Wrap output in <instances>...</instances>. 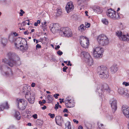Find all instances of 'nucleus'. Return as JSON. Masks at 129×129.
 I'll return each instance as SVG.
<instances>
[{"label":"nucleus","instance_id":"56","mask_svg":"<svg viewBox=\"0 0 129 129\" xmlns=\"http://www.w3.org/2000/svg\"><path fill=\"white\" fill-rule=\"evenodd\" d=\"M35 86V84L34 83H33L31 85V86L32 87H34Z\"/></svg>","mask_w":129,"mask_h":129},{"label":"nucleus","instance_id":"16","mask_svg":"<svg viewBox=\"0 0 129 129\" xmlns=\"http://www.w3.org/2000/svg\"><path fill=\"white\" fill-rule=\"evenodd\" d=\"M55 121L57 124L61 126L62 123H63V119L61 116H56L55 118Z\"/></svg>","mask_w":129,"mask_h":129},{"label":"nucleus","instance_id":"49","mask_svg":"<svg viewBox=\"0 0 129 129\" xmlns=\"http://www.w3.org/2000/svg\"><path fill=\"white\" fill-rule=\"evenodd\" d=\"M33 117L35 119H36L37 118V115L36 114H35L33 115Z\"/></svg>","mask_w":129,"mask_h":129},{"label":"nucleus","instance_id":"8","mask_svg":"<svg viewBox=\"0 0 129 129\" xmlns=\"http://www.w3.org/2000/svg\"><path fill=\"white\" fill-rule=\"evenodd\" d=\"M17 104L18 108L21 110H23L26 108L27 103L26 101H24L23 99H17Z\"/></svg>","mask_w":129,"mask_h":129},{"label":"nucleus","instance_id":"36","mask_svg":"<svg viewBox=\"0 0 129 129\" xmlns=\"http://www.w3.org/2000/svg\"><path fill=\"white\" fill-rule=\"evenodd\" d=\"M8 129H16V128L14 125H10Z\"/></svg>","mask_w":129,"mask_h":129},{"label":"nucleus","instance_id":"9","mask_svg":"<svg viewBox=\"0 0 129 129\" xmlns=\"http://www.w3.org/2000/svg\"><path fill=\"white\" fill-rule=\"evenodd\" d=\"M25 93V97L29 102L31 104H33L35 101V97L33 94H31L30 92L26 90Z\"/></svg>","mask_w":129,"mask_h":129},{"label":"nucleus","instance_id":"19","mask_svg":"<svg viewBox=\"0 0 129 129\" xmlns=\"http://www.w3.org/2000/svg\"><path fill=\"white\" fill-rule=\"evenodd\" d=\"M93 9L94 12H96L98 14L101 13L102 11L101 8L98 6H94L93 8Z\"/></svg>","mask_w":129,"mask_h":129},{"label":"nucleus","instance_id":"25","mask_svg":"<svg viewBox=\"0 0 129 129\" xmlns=\"http://www.w3.org/2000/svg\"><path fill=\"white\" fill-rule=\"evenodd\" d=\"M15 117L17 120H19L21 118V115L20 113L17 111H16L15 112Z\"/></svg>","mask_w":129,"mask_h":129},{"label":"nucleus","instance_id":"54","mask_svg":"<svg viewBox=\"0 0 129 129\" xmlns=\"http://www.w3.org/2000/svg\"><path fill=\"white\" fill-rule=\"evenodd\" d=\"M67 65L68 66H72V64L71 63L70 61H68V63Z\"/></svg>","mask_w":129,"mask_h":129},{"label":"nucleus","instance_id":"30","mask_svg":"<svg viewBox=\"0 0 129 129\" xmlns=\"http://www.w3.org/2000/svg\"><path fill=\"white\" fill-rule=\"evenodd\" d=\"M118 91L119 93L121 95L125 94L124 89L123 88H119L118 89Z\"/></svg>","mask_w":129,"mask_h":129},{"label":"nucleus","instance_id":"50","mask_svg":"<svg viewBox=\"0 0 129 129\" xmlns=\"http://www.w3.org/2000/svg\"><path fill=\"white\" fill-rule=\"evenodd\" d=\"M26 20L22 22V23L21 24L22 25H22L23 26H24V25H25L26 24Z\"/></svg>","mask_w":129,"mask_h":129},{"label":"nucleus","instance_id":"48","mask_svg":"<svg viewBox=\"0 0 129 129\" xmlns=\"http://www.w3.org/2000/svg\"><path fill=\"white\" fill-rule=\"evenodd\" d=\"M63 112L64 113L66 112L67 113H68L69 111H68V110L67 109H64V110L63 111Z\"/></svg>","mask_w":129,"mask_h":129},{"label":"nucleus","instance_id":"60","mask_svg":"<svg viewBox=\"0 0 129 129\" xmlns=\"http://www.w3.org/2000/svg\"><path fill=\"white\" fill-rule=\"evenodd\" d=\"M60 47V46L59 45H58L57 46V47H55V49L57 50Z\"/></svg>","mask_w":129,"mask_h":129},{"label":"nucleus","instance_id":"38","mask_svg":"<svg viewBox=\"0 0 129 129\" xmlns=\"http://www.w3.org/2000/svg\"><path fill=\"white\" fill-rule=\"evenodd\" d=\"M20 12L19 13V14H20V16H22L23 15V14H24L25 13V12L22 9H21L20 10Z\"/></svg>","mask_w":129,"mask_h":129},{"label":"nucleus","instance_id":"23","mask_svg":"<svg viewBox=\"0 0 129 129\" xmlns=\"http://www.w3.org/2000/svg\"><path fill=\"white\" fill-rule=\"evenodd\" d=\"M114 11L112 10V9H109L107 12V14L108 16L112 18Z\"/></svg>","mask_w":129,"mask_h":129},{"label":"nucleus","instance_id":"61","mask_svg":"<svg viewBox=\"0 0 129 129\" xmlns=\"http://www.w3.org/2000/svg\"><path fill=\"white\" fill-rule=\"evenodd\" d=\"M3 66V65H1L0 66V70L2 72V71L3 70V69L2 68Z\"/></svg>","mask_w":129,"mask_h":129},{"label":"nucleus","instance_id":"63","mask_svg":"<svg viewBox=\"0 0 129 129\" xmlns=\"http://www.w3.org/2000/svg\"><path fill=\"white\" fill-rule=\"evenodd\" d=\"M59 102L60 103H62V102L64 103V101H63V99H62Z\"/></svg>","mask_w":129,"mask_h":129},{"label":"nucleus","instance_id":"53","mask_svg":"<svg viewBox=\"0 0 129 129\" xmlns=\"http://www.w3.org/2000/svg\"><path fill=\"white\" fill-rule=\"evenodd\" d=\"M73 121L74 122H76V124H77L79 123V122L76 119H74Z\"/></svg>","mask_w":129,"mask_h":129},{"label":"nucleus","instance_id":"57","mask_svg":"<svg viewBox=\"0 0 129 129\" xmlns=\"http://www.w3.org/2000/svg\"><path fill=\"white\" fill-rule=\"evenodd\" d=\"M47 108L45 106H44L42 107V109L43 110H45Z\"/></svg>","mask_w":129,"mask_h":129},{"label":"nucleus","instance_id":"4","mask_svg":"<svg viewBox=\"0 0 129 129\" xmlns=\"http://www.w3.org/2000/svg\"><path fill=\"white\" fill-rule=\"evenodd\" d=\"M105 91L108 92H109L110 91V89L108 84H104L101 86L98 85L97 86L96 91L98 92V93L100 94H101V95L103 93V92Z\"/></svg>","mask_w":129,"mask_h":129},{"label":"nucleus","instance_id":"43","mask_svg":"<svg viewBox=\"0 0 129 129\" xmlns=\"http://www.w3.org/2000/svg\"><path fill=\"white\" fill-rule=\"evenodd\" d=\"M84 0H77L78 4L79 5H80L81 3L84 2Z\"/></svg>","mask_w":129,"mask_h":129},{"label":"nucleus","instance_id":"17","mask_svg":"<svg viewBox=\"0 0 129 129\" xmlns=\"http://www.w3.org/2000/svg\"><path fill=\"white\" fill-rule=\"evenodd\" d=\"M64 103L67 108L73 107L74 106V103L71 99H67L64 101Z\"/></svg>","mask_w":129,"mask_h":129},{"label":"nucleus","instance_id":"42","mask_svg":"<svg viewBox=\"0 0 129 129\" xmlns=\"http://www.w3.org/2000/svg\"><path fill=\"white\" fill-rule=\"evenodd\" d=\"M57 53L59 55H61L63 54V52L61 51L60 50H59L57 52Z\"/></svg>","mask_w":129,"mask_h":129},{"label":"nucleus","instance_id":"7","mask_svg":"<svg viewBox=\"0 0 129 129\" xmlns=\"http://www.w3.org/2000/svg\"><path fill=\"white\" fill-rule=\"evenodd\" d=\"M79 40H80V44L82 47L85 48L87 47L89 45V41L87 37L82 36Z\"/></svg>","mask_w":129,"mask_h":129},{"label":"nucleus","instance_id":"14","mask_svg":"<svg viewBox=\"0 0 129 129\" xmlns=\"http://www.w3.org/2000/svg\"><path fill=\"white\" fill-rule=\"evenodd\" d=\"M98 73H108L109 70L107 67L104 65L98 67L97 69Z\"/></svg>","mask_w":129,"mask_h":129},{"label":"nucleus","instance_id":"32","mask_svg":"<svg viewBox=\"0 0 129 129\" xmlns=\"http://www.w3.org/2000/svg\"><path fill=\"white\" fill-rule=\"evenodd\" d=\"M43 123V121L41 120H38L36 121V123L37 125L40 126H41L42 125Z\"/></svg>","mask_w":129,"mask_h":129},{"label":"nucleus","instance_id":"46","mask_svg":"<svg viewBox=\"0 0 129 129\" xmlns=\"http://www.w3.org/2000/svg\"><path fill=\"white\" fill-rule=\"evenodd\" d=\"M41 46L39 44H37L36 45V48L37 49V48H41Z\"/></svg>","mask_w":129,"mask_h":129},{"label":"nucleus","instance_id":"64","mask_svg":"<svg viewBox=\"0 0 129 129\" xmlns=\"http://www.w3.org/2000/svg\"><path fill=\"white\" fill-rule=\"evenodd\" d=\"M83 127L81 126H79L78 129H83Z\"/></svg>","mask_w":129,"mask_h":129},{"label":"nucleus","instance_id":"20","mask_svg":"<svg viewBox=\"0 0 129 129\" xmlns=\"http://www.w3.org/2000/svg\"><path fill=\"white\" fill-rule=\"evenodd\" d=\"M25 41L26 42V46L25 47H24L22 45H20V48L21 51L22 52H25L28 49V46L27 43V42L26 40Z\"/></svg>","mask_w":129,"mask_h":129},{"label":"nucleus","instance_id":"59","mask_svg":"<svg viewBox=\"0 0 129 129\" xmlns=\"http://www.w3.org/2000/svg\"><path fill=\"white\" fill-rule=\"evenodd\" d=\"M51 60L54 62L56 61V59L54 57H52L51 58Z\"/></svg>","mask_w":129,"mask_h":129},{"label":"nucleus","instance_id":"40","mask_svg":"<svg viewBox=\"0 0 129 129\" xmlns=\"http://www.w3.org/2000/svg\"><path fill=\"white\" fill-rule=\"evenodd\" d=\"M48 115L50 116V117L52 118H53L55 116V114H51V113H49Z\"/></svg>","mask_w":129,"mask_h":129},{"label":"nucleus","instance_id":"44","mask_svg":"<svg viewBox=\"0 0 129 129\" xmlns=\"http://www.w3.org/2000/svg\"><path fill=\"white\" fill-rule=\"evenodd\" d=\"M123 85H125V86H127L129 85V84L128 82H124L122 83Z\"/></svg>","mask_w":129,"mask_h":129},{"label":"nucleus","instance_id":"47","mask_svg":"<svg viewBox=\"0 0 129 129\" xmlns=\"http://www.w3.org/2000/svg\"><path fill=\"white\" fill-rule=\"evenodd\" d=\"M67 68H68V67H66V66L64 67L63 69V72H66V70Z\"/></svg>","mask_w":129,"mask_h":129},{"label":"nucleus","instance_id":"3","mask_svg":"<svg viewBox=\"0 0 129 129\" xmlns=\"http://www.w3.org/2000/svg\"><path fill=\"white\" fill-rule=\"evenodd\" d=\"M104 52L103 48L100 46L96 47L94 49L93 54L95 58H100L102 57Z\"/></svg>","mask_w":129,"mask_h":129},{"label":"nucleus","instance_id":"5","mask_svg":"<svg viewBox=\"0 0 129 129\" xmlns=\"http://www.w3.org/2000/svg\"><path fill=\"white\" fill-rule=\"evenodd\" d=\"M81 56L85 59V61L88 63L89 65L91 66L93 64V61L90 55L88 52L85 51L82 52L81 53Z\"/></svg>","mask_w":129,"mask_h":129},{"label":"nucleus","instance_id":"28","mask_svg":"<svg viewBox=\"0 0 129 129\" xmlns=\"http://www.w3.org/2000/svg\"><path fill=\"white\" fill-rule=\"evenodd\" d=\"M86 26H85L83 24H81L79 27L78 30L81 32H82L86 29Z\"/></svg>","mask_w":129,"mask_h":129},{"label":"nucleus","instance_id":"21","mask_svg":"<svg viewBox=\"0 0 129 129\" xmlns=\"http://www.w3.org/2000/svg\"><path fill=\"white\" fill-rule=\"evenodd\" d=\"M100 77L103 79H105L108 78L109 76L108 73H100L99 74Z\"/></svg>","mask_w":129,"mask_h":129},{"label":"nucleus","instance_id":"27","mask_svg":"<svg viewBox=\"0 0 129 129\" xmlns=\"http://www.w3.org/2000/svg\"><path fill=\"white\" fill-rule=\"evenodd\" d=\"M53 99L54 98L52 95L50 94L48 95L47 97L48 103H51L53 101Z\"/></svg>","mask_w":129,"mask_h":129},{"label":"nucleus","instance_id":"62","mask_svg":"<svg viewBox=\"0 0 129 129\" xmlns=\"http://www.w3.org/2000/svg\"><path fill=\"white\" fill-rule=\"evenodd\" d=\"M13 34L15 35V36L16 37L18 36V34L16 32H14L13 33Z\"/></svg>","mask_w":129,"mask_h":129},{"label":"nucleus","instance_id":"34","mask_svg":"<svg viewBox=\"0 0 129 129\" xmlns=\"http://www.w3.org/2000/svg\"><path fill=\"white\" fill-rule=\"evenodd\" d=\"M68 124L67 127L65 128V129H71V122H68Z\"/></svg>","mask_w":129,"mask_h":129},{"label":"nucleus","instance_id":"10","mask_svg":"<svg viewBox=\"0 0 129 129\" xmlns=\"http://www.w3.org/2000/svg\"><path fill=\"white\" fill-rule=\"evenodd\" d=\"M116 35L119 37V39L123 41H129V35H122V33L121 31H118L116 33Z\"/></svg>","mask_w":129,"mask_h":129},{"label":"nucleus","instance_id":"31","mask_svg":"<svg viewBox=\"0 0 129 129\" xmlns=\"http://www.w3.org/2000/svg\"><path fill=\"white\" fill-rule=\"evenodd\" d=\"M7 40L6 39H3L2 41V43L4 46H5L6 45L7 43Z\"/></svg>","mask_w":129,"mask_h":129},{"label":"nucleus","instance_id":"13","mask_svg":"<svg viewBox=\"0 0 129 129\" xmlns=\"http://www.w3.org/2000/svg\"><path fill=\"white\" fill-rule=\"evenodd\" d=\"M66 8L68 13L72 11L74 9V6L73 3L71 2H68L66 6Z\"/></svg>","mask_w":129,"mask_h":129},{"label":"nucleus","instance_id":"15","mask_svg":"<svg viewBox=\"0 0 129 129\" xmlns=\"http://www.w3.org/2000/svg\"><path fill=\"white\" fill-rule=\"evenodd\" d=\"M117 101L116 100H114L111 103L112 112L113 113H114L117 110Z\"/></svg>","mask_w":129,"mask_h":129},{"label":"nucleus","instance_id":"37","mask_svg":"<svg viewBox=\"0 0 129 129\" xmlns=\"http://www.w3.org/2000/svg\"><path fill=\"white\" fill-rule=\"evenodd\" d=\"M40 40L42 42H45L46 41V38L45 37L41 39Z\"/></svg>","mask_w":129,"mask_h":129},{"label":"nucleus","instance_id":"39","mask_svg":"<svg viewBox=\"0 0 129 129\" xmlns=\"http://www.w3.org/2000/svg\"><path fill=\"white\" fill-rule=\"evenodd\" d=\"M3 75L5 77H8L10 76L9 73H3Z\"/></svg>","mask_w":129,"mask_h":129},{"label":"nucleus","instance_id":"24","mask_svg":"<svg viewBox=\"0 0 129 129\" xmlns=\"http://www.w3.org/2000/svg\"><path fill=\"white\" fill-rule=\"evenodd\" d=\"M120 16L118 13L117 12L114 11V14L112 17V18L114 19H119Z\"/></svg>","mask_w":129,"mask_h":129},{"label":"nucleus","instance_id":"11","mask_svg":"<svg viewBox=\"0 0 129 129\" xmlns=\"http://www.w3.org/2000/svg\"><path fill=\"white\" fill-rule=\"evenodd\" d=\"M59 27L60 26L58 23L51 24L50 26L51 31L53 34L57 32L59 30Z\"/></svg>","mask_w":129,"mask_h":129},{"label":"nucleus","instance_id":"29","mask_svg":"<svg viewBox=\"0 0 129 129\" xmlns=\"http://www.w3.org/2000/svg\"><path fill=\"white\" fill-rule=\"evenodd\" d=\"M57 12L56 15L57 17H58L61 15L62 13L61 9H56Z\"/></svg>","mask_w":129,"mask_h":129},{"label":"nucleus","instance_id":"35","mask_svg":"<svg viewBox=\"0 0 129 129\" xmlns=\"http://www.w3.org/2000/svg\"><path fill=\"white\" fill-rule=\"evenodd\" d=\"M98 125L100 129H102L103 127V124L99 122L98 123Z\"/></svg>","mask_w":129,"mask_h":129},{"label":"nucleus","instance_id":"58","mask_svg":"<svg viewBox=\"0 0 129 129\" xmlns=\"http://www.w3.org/2000/svg\"><path fill=\"white\" fill-rule=\"evenodd\" d=\"M0 1L3 2L7 3V0H0Z\"/></svg>","mask_w":129,"mask_h":129},{"label":"nucleus","instance_id":"6","mask_svg":"<svg viewBox=\"0 0 129 129\" xmlns=\"http://www.w3.org/2000/svg\"><path fill=\"white\" fill-rule=\"evenodd\" d=\"M60 34L63 33L65 36L68 37H71L72 36V33L71 29L68 27L61 28L59 31Z\"/></svg>","mask_w":129,"mask_h":129},{"label":"nucleus","instance_id":"51","mask_svg":"<svg viewBox=\"0 0 129 129\" xmlns=\"http://www.w3.org/2000/svg\"><path fill=\"white\" fill-rule=\"evenodd\" d=\"M28 30H27L26 31H24V34L25 35H28V34L29 33L28 32Z\"/></svg>","mask_w":129,"mask_h":129},{"label":"nucleus","instance_id":"52","mask_svg":"<svg viewBox=\"0 0 129 129\" xmlns=\"http://www.w3.org/2000/svg\"><path fill=\"white\" fill-rule=\"evenodd\" d=\"M46 21H45L43 23V22H42L41 24L42 25V26H44V25H45V26H46Z\"/></svg>","mask_w":129,"mask_h":129},{"label":"nucleus","instance_id":"33","mask_svg":"<svg viewBox=\"0 0 129 129\" xmlns=\"http://www.w3.org/2000/svg\"><path fill=\"white\" fill-rule=\"evenodd\" d=\"M102 22L104 24L106 25H107L108 24V23L107 20L105 18H104L102 19Z\"/></svg>","mask_w":129,"mask_h":129},{"label":"nucleus","instance_id":"2","mask_svg":"<svg viewBox=\"0 0 129 129\" xmlns=\"http://www.w3.org/2000/svg\"><path fill=\"white\" fill-rule=\"evenodd\" d=\"M97 40L99 45L102 46H106L109 44V42L108 37L103 34L98 37Z\"/></svg>","mask_w":129,"mask_h":129},{"label":"nucleus","instance_id":"1","mask_svg":"<svg viewBox=\"0 0 129 129\" xmlns=\"http://www.w3.org/2000/svg\"><path fill=\"white\" fill-rule=\"evenodd\" d=\"M8 56L9 59V61L6 59H3V62L5 63L11 67L14 66H19L21 64L20 58L18 56L14 53L9 52L8 54Z\"/></svg>","mask_w":129,"mask_h":129},{"label":"nucleus","instance_id":"45","mask_svg":"<svg viewBox=\"0 0 129 129\" xmlns=\"http://www.w3.org/2000/svg\"><path fill=\"white\" fill-rule=\"evenodd\" d=\"M85 25L86 26V28H89L90 27V24L89 23H85Z\"/></svg>","mask_w":129,"mask_h":129},{"label":"nucleus","instance_id":"41","mask_svg":"<svg viewBox=\"0 0 129 129\" xmlns=\"http://www.w3.org/2000/svg\"><path fill=\"white\" fill-rule=\"evenodd\" d=\"M59 94L58 93H56L54 94L53 96L56 99H57L58 98V96H59Z\"/></svg>","mask_w":129,"mask_h":129},{"label":"nucleus","instance_id":"26","mask_svg":"<svg viewBox=\"0 0 129 129\" xmlns=\"http://www.w3.org/2000/svg\"><path fill=\"white\" fill-rule=\"evenodd\" d=\"M18 40H19V42L18 43L17 42V43H15V45L16 47L18 49H19L20 46L19 45V44H21V42L22 41V39L20 38H17V40H16V41H17Z\"/></svg>","mask_w":129,"mask_h":129},{"label":"nucleus","instance_id":"55","mask_svg":"<svg viewBox=\"0 0 129 129\" xmlns=\"http://www.w3.org/2000/svg\"><path fill=\"white\" fill-rule=\"evenodd\" d=\"M54 108L56 110L58 108V105H56V104L55 105V106L54 107Z\"/></svg>","mask_w":129,"mask_h":129},{"label":"nucleus","instance_id":"18","mask_svg":"<svg viewBox=\"0 0 129 129\" xmlns=\"http://www.w3.org/2000/svg\"><path fill=\"white\" fill-rule=\"evenodd\" d=\"M9 108V105L7 102L4 103L0 105V111H2L5 109H8Z\"/></svg>","mask_w":129,"mask_h":129},{"label":"nucleus","instance_id":"12","mask_svg":"<svg viewBox=\"0 0 129 129\" xmlns=\"http://www.w3.org/2000/svg\"><path fill=\"white\" fill-rule=\"evenodd\" d=\"M122 110L124 114L127 118H129V107L126 105H123Z\"/></svg>","mask_w":129,"mask_h":129},{"label":"nucleus","instance_id":"22","mask_svg":"<svg viewBox=\"0 0 129 129\" xmlns=\"http://www.w3.org/2000/svg\"><path fill=\"white\" fill-rule=\"evenodd\" d=\"M116 64H113L110 68V71L113 73H116L118 70V68Z\"/></svg>","mask_w":129,"mask_h":129}]
</instances>
